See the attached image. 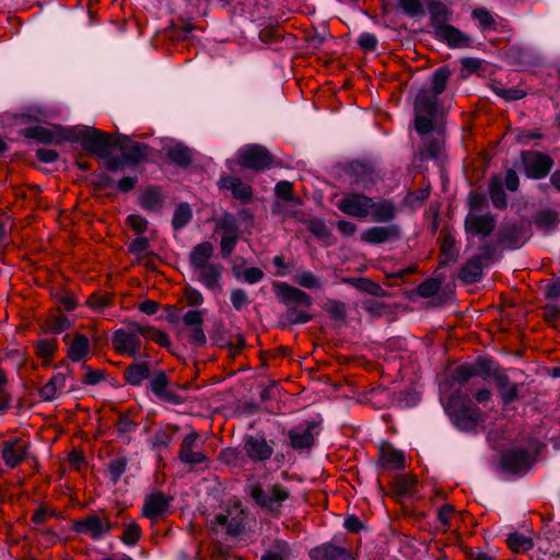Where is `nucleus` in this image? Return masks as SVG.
<instances>
[{
  "label": "nucleus",
  "instance_id": "nucleus-3",
  "mask_svg": "<svg viewBox=\"0 0 560 560\" xmlns=\"http://www.w3.org/2000/svg\"><path fill=\"white\" fill-rule=\"evenodd\" d=\"M74 140L88 153L100 159L108 158L116 148L117 136L100 131L93 127H83L73 131Z\"/></svg>",
  "mask_w": 560,
  "mask_h": 560
},
{
  "label": "nucleus",
  "instance_id": "nucleus-25",
  "mask_svg": "<svg viewBox=\"0 0 560 560\" xmlns=\"http://www.w3.org/2000/svg\"><path fill=\"white\" fill-rule=\"evenodd\" d=\"M317 422L308 423L305 430L294 428L289 431L290 444L295 450L311 448L314 444L312 431L317 427Z\"/></svg>",
  "mask_w": 560,
  "mask_h": 560
},
{
  "label": "nucleus",
  "instance_id": "nucleus-40",
  "mask_svg": "<svg viewBox=\"0 0 560 560\" xmlns=\"http://www.w3.org/2000/svg\"><path fill=\"white\" fill-rule=\"evenodd\" d=\"M22 135L30 139H36L43 143H51L56 140V133L42 126L24 128Z\"/></svg>",
  "mask_w": 560,
  "mask_h": 560
},
{
  "label": "nucleus",
  "instance_id": "nucleus-58",
  "mask_svg": "<svg viewBox=\"0 0 560 560\" xmlns=\"http://www.w3.org/2000/svg\"><path fill=\"white\" fill-rule=\"evenodd\" d=\"M275 192L278 197L291 201L293 200V184L288 180L279 182L275 187Z\"/></svg>",
  "mask_w": 560,
  "mask_h": 560
},
{
  "label": "nucleus",
  "instance_id": "nucleus-51",
  "mask_svg": "<svg viewBox=\"0 0 560 560\" xmlns=\"http://www.w3.org/2000/svg\"><path fill=\"white\" fill-rule=\"evenodd\" d=\"M70 327V320L66 316L49 318L45 323V329L52 334H60Z\"/></svg>",
  "mask_w": 560,
  "mask_h": 560
},
{
  "label": "nucleus",
  "instance_id": "nucleus-36",
  "mask_svg": "<svg viewBox=\"0 0 560 560\" xmlns=\"http://www.w3.org/2000/svg\"><path fill=\"white\" fill-rule=\"evenodd\" d=\"M90 350L89 339L81 334H77L68 349V358L74 362L81 361Z\"/></svg>",
  "mask_w": 560,
  "mask_h": 560
},
{
  "label": "nucleus",
  "instance_id": "nucleus-41",
  "mask_svg": "<svg viewBox=\"0 0 560 560\" xmlns=\"http://www.w3.org/2000/svg\"><path fill=\"white\" fill-rule=\"evenodd\" d=\"M167 156L179 166H188L191 163V150L180 143L172 147L167 151Z\"/></svg>",
  "mask_w": 560,
  "mask_h": 560
},
{
  "label": "nucleus",
  "instance_id": "nucleus-15",
  "mask_svg": "<svg viewBox=\"0 0 560 560\" xmlns=\"http://www.w3.org/2000/svg\"><path fill=\"white\" fill-rule=\"evenodd\" d=\"M245 454L253 462H264L271 457L273 448L264 438L246 436L244 442Z\"/></svg>",
  "mask_w": 560,
  "mask_h": 560
},
{
  "label": "nucleus",
  "instance_id": "nucleus-10",
  "mask_svg": "<svg viewBox=\"0 0 560 560\" xmlns=\"http://www.w3.org/2000/svg\"><path fill=\"white\" fill-rule=\"evenodd\" d=\"M373 206L374 201L372 198L361 194H350L340 200L338 208L348 215L363 219L368 217Z\"/></svg>",
  "mask_w": 560,
  "mask_h": 560
},
{
  "label": "nucleus",
  "instance_id": "nucleus-38",
  "mask_svg": "<svg viewBox=\"0 0 560 560\" xmlns=\"http://www.w3.org/2000/svg\"><path fill=\"white\" fill-rule=\"evenodd\" d=\"M418 482V479L415 475H401L394 479L393 494L397 499H400L404 495L412 494V487Z\"/></svg>",
  "mask_w": 560,
  "mask_h": 560
},
{
  "label": "nucleus",
  "instance_id": "nucleus-7",
  "mask_svg": "<svg viewBox=\"0 0 560 560\" xmlns=\"http://www.w3.org/2000/svg\"><path fill=\"white\" fill-rule=\"evenodd\" d=\"M521 158L525 173L530 178L545 177L553 166V160L538 151H523Z\"/></svg>",
  "mask_w": 560,
  "mask_h": 560
},
{
  "label": "nucleus",
  "instance_id": "nucleus-57",
  "mask_svg": "<svg viewBox=\"0 0 560 560\" xmlns=\"http://www.w3.org/2000/svg\"><path fill=\"white\" fill-rule=\"evenodd\" d=\"M544 319L555 328L560 326V307L557 305H546Z\"/></svg>",
  "mask_w": 560,
  "mask_h": 560
},
{
  "label": "nucleus",
  "instance_id": "nucleus-21",
  "mask_svg": "<svg viewBox=\"0 0 560 560\" xmlns=\"http://www.w3.org/2000/svg\"><path fill=\"white\" fill-rule=\"evenodd\" d=\"M434 36L452 48H467L471 45V38L451 24L435 33Z\"/></svg>",
  "mask_w": 560,
  "mask_h": 560
},
{
  "label": "nucleus",
  "instance_id": "nucleus-34",
  "mask_svg": "<svg viewBox=\"0 0 560 560\" xmlns=\"http://www.w3.org/2000/svg\"><path fill=\"white\" fill-rule=\"evenodd\" d=\"M497 236L500 243L513 246L520 241L521 230L514 222L504 221L500 225Z\"/></svg>",
  "mask_w": 560,
  "mask_h": 560
},
{
  "label": "nucleus",
  "instance_id": "nucleus-55",
  "mask_svg": "<svg viewBox=\"0 0 560 560\" xmlns=\"http://www.w3.org/2000/svg\"><path fill=\"white\" fill-rule=\"evenodd\" d=\"M127 467V459L121 457L114 459L109 463L108 469L110 474V478L114 482L120 478V476L125 472Z\"/></svg>",
  "mask_w": 560,
  "mask_h": 560
},
{
  "label": "nucleus",
  "instance_id": "nucleus-20",
  "mask_svg": "<svg viewBox=\"0 0 560 560\" xmlns=\"http://www.w3.org/2000/svg\"><path fill=\"white\" fill-rule=\"evenodd\" d=\"M378 465L385 469L400 470L405 466V456L389 443H383L380 447Z\"/></svg>",
  "mask_w": 560,
  "mask_h": 560
},
{
  "label": "nucleus",
  "instance_id": "nucleus-43",
  "mask_svg": "<svg viewBox=\"0 0 560 560\" xmlns=\"http://www.w3.org/2000/svg\"><path fill=\"white\" fill-rule=\"evenodd\" d=\"M534 223L540 230L548 231L559 223V217L553 210H544L536 214Z\"/></svg>",
  "mask_w": 560,
  "mask_h": 560
},
{
  "label": "nucleus",
  "instance_id": "nucleus-12",
  "mask_svg": "<svg viewBox=\"0 0 560 560\" xmlns=\"http://www.w3.org/2000/svg\"><path fill=\"white\" fill-rule=\"evenodd\" d=\"M539 538V534L534 530L526 533L514 530L506 535L505 544L512 553L525 555L535 547V540Z\"/></svg>",
  "mask_w": 560,
  "mask_h": 560
},
{
  "label": "nucleus",
  "instance_id": "nucleus-18",
  "mask_svg": "<svg viewBox=\"0 0 560 560\" xmlns=\"http://www.w3.org/2000/svg\"><path fill=\"white\" fill-rule=\"evenodd\" d=\"M347 173L352 183L362 189H366L375 183L376 175L374 170L361 162H351L347 167Z\"/></svg>",
  "mask_w": 560,
  "mask_h": 560
},
{
  "label": "nucleus",
  "instance_id": "nucleus-13",
  "mask_svg": "<svg viewBox=\"0 0 560 560\" xmlns=\"http://www.w3.org/2000/svg\"><path fill=\"white\" fill-rule=\"evenodd\" d=\"M495 229V218L491 213L472 214L469 213L465 219V230L472 235H482L487 237Z\"/></svg>",
  "mask_w": 560,
  "mask_h": 560
},
{
  "label": "nucleus",
  "instance_id": "nucleus-42",
  "mask_svg": "<svg viewBox=\"0 0 560 560\" xmlns=\"http://www.w3.org/2000/svg\"><path fill=\"white\" fill-rule=\"evenodd\" d=\"M455 238L451 234H445L441 244V260L440 265L444 266L450 261H455L458 258V253L454 248Z\"/></svg>",
  "mask_w": 560,
  "mask_h": 560
},
{
  "label": "nucleus",
  "instance_id": "nucleus-62",
  "mask_svg": "<svg viewBox=\"0 0 560 560\" xmlns=\"http://www.w3.org/2000/svg\"><path fill=\"white\" fill-rule=\"evenodd\" d=\"M140 537H141L140 527H126V529L121 536V540L128 546H133L137 544V541L140 539Z\"/></svg>",
  "mask_w": 560,
  "mask_h": 560
},
{
  "label": "nucleus",
  "instance_id": "nucleus-29",
  "mask_svg": "<svg viewBox=\"0 0 560 560\" xmlns=\"http://www.w3.org/2000/svg\"><path fill=\"white\" fill-rule=\"evenodd\" d=\"M482 275V262L480 257H471L465 262L458 272V278L465 283L477 282Z\"/></svg>",
  "mask_w": 560,
  "mask_h": 560
},
{
  "label": "nucleus",
  "instance_id": "nucleus-6",
  "mask_svg": "<svg viewBox=\"0 0 560 560\" xmlns=\"http://www.w3.org/2000/svg\"><path fill=\"white\" fill-rule=\"evenodd\" d=\"M275 162L272 154L261 145H249L238 155V164L244 168L261 172Z\"/></svg>",
  "mask_w": 560,
  "mask_h": 560
},
{
  "label": "nucleus",
  "instance_id": "nucleus-28",
  "mask_svg": "<svg viewBox=\"0 0 560 560\" xmlns=\"http://www.w3.org/2000/svg\"><path fill=\"white\" fill-rule=\"evenodd\" d=\"M139 202L149 211H160L164 203L161 189L156 186L148 187L139 197Z\"/></svg>",
  "mask_w": 560,
  "mask_h": 560
},
{
  "label": "nucleus",
  "instance_id": "nucleus-5",
  "mask_svg": "<svg viewBox=\"0 0 560 560\" xmlns=\"http://www.w3.org/2000/svg\"><path fill=\"white\" fill-rule=\"evenodd\" d=\"M250 497L257 505L270 513H277L284 500L289 498L288 491L280 485L264 490L260 485L250 488Z\"/></svg>",
  "mask_w": 560,
  "mask_h": 560
},
{
  "label": "nucleus",
  "instance_id": "nucleus-44",
  "mask_svg": "<svg viewBox=\"0 0 560 560\" xmlns=\"http://www.w3.org/2000/svg\"><path fill=\"white\" fill-rule=\"evenodd\" d=\"M492 91L505 101H517L526 96V92L516 88H504L501 83L495 82L491 85Z\"/></svg>",
  "mask_w": 560,
  "mask_h": 560
},
{
  "label": "nucleus",
  "instance_id": "nucleus-49",
  "mask_svg": "<svg viewBox=\"0 0 560 560\" xmlns=\"http://www.w3.org/2000/svg\"><path fill=\"white\" fill-rule=\"evenodd\" d=\"M442 281L438 278H429L419 284L417 291L422 298L433 296L441 288Z\"/></svg>",
  "mask_w": 560,
  "mask_h": 560
},
{
  "label": "nucleus",
  "instance_id": "nucleus-14",
  "mask_svg": "<svg viewBox=\"0 0 560 560\" xmlns=\"http://www.w3.org/2000/svg\"><path fill=\"white\" fill-rule=\"evenodd\" d=\"M171 499L162 492H154L145 498L142 514L151 522H159L167 512Z\"/></svg>",
  "mask_w": 560,
  "mask_h": 560
},
{
  "label": "nucleus",
  "instance_id": "nucleus-33",
  "mask_svg": "<svg viewBox=\"0 0 560 560\" xmlns=\"http://www.w3.org/2000/svg\"><path fill=\"white\" fill-rule=\"evenodd\" d=\"M343 282L351 284L362 292H366L373 296H385L386 291L376 282L369 278H346Z\"/></svg>",
  "mask_w": 560,
  "mask_h": 560
},
{
  "label": "nucleus",
  "instance_id": "nucleus-64",
  "mask_svg": "<svg viewBox=\"0 0 560 560\" xmlns=\"http://www.w3.org/2000/svg\"><path fill=\"white\" fill-rule=\"evenodd\" d=\"M468 203L471 210L481 211L488 206V201L483 195L480 194H470L468 198Z\"/></svg>",
  "mask_w": 560,
  "mask_h": 560
},
{
  "label": "nucleus",
  "instance_id": "nucleus-54",
  "mask_svg": "<svg viewBox=\"0 0 560 560\" xmlns=\"http://www.w3.org/2000/svg\"><path fill=\"white\" fill-rule=\"evenodd\" d=\"M472 16L479 21L480 25L483 28H493L495 26V21L493 16L483 8H477L472 11Z\"/></svg>",
  "mask_w": 560,
  "mask_h": 560
},
{
  "label": "nucleus",
  "instance_id": "nucleus-35",
  "mask_svg": "<svg viewBox=\"0 0 560 560\" xmlns=\"http://www.w3.org/2000/svg\"><path fill=\"white\" fill-rule=\"evenodd\" d=\"M200 271L199 280L208 288L215 289L220 288V277L222 272V266L210 264L198 269Z\"/></svg>",
  "mask_w": 560,
  "mask_h": 560
},
{
  "label": "nucleus",
  "instance_id": "nucleus-30",
  "mask_svg": "<svg viewBox=\"0 0 560 560\" xmlns=\"http://www.w3.org/2000/svg\"><path fill=\"white\" fill-rule=\"evenodd\" d=\"M502 186L503 182L500 176H491L489 179V196L492 205L498 209H504L508 206L506 194Z\"/></svg>",
  "mask_w": 560,
  "mask_h": 560
},
{
  "label": "nucleus",
  "instance_id": "nucleus-4",
  "mask_svg": "<svg viewBox=\"0 0 560 560\" xmlns=\"http://www.w3.org/2000/svg\"><path fill=\"white\" fill-rule=\"evenodd\" d=\"M445 410L453 419L456 427L462 430H471L481 418L480 409L469 405L468 396L456 390L450 397Z\"/></svg>",
  "mask_w": 560,
  "mask_h": 560
},
{
  "label": "nucleus",
  "instance_id": "nucleus-45",
  "mask_svg": "<svg viewBox=\"0 0 560 560\" xmlns=\"http://www.w3.org/2000/svg\"><path fill=\"white\" fill-rule=\"evenodd\" d=\"M192 218L190 206L187 202H182L175 210L172 225L175 230L185 226Z\"/></svg>",
  "mask_w": 560,
  "mask_h": 560
},
{
  "label": "nucleus",
  "instance_id": "nucleus-8",
  "mask_svg": "<svg viewBox=\"0 0 560 560\" xmlns=\"http://www.w3.org/2000/svg\"><path fill=\"white\" fill-rule=\"evenodd\" d=\"M139 336L140 334L135 329V327H129L128 330H116L112 340L115 351L118 353H127L131 357H137L141 348Z\"/></svg>",
  "mask_w": 560,
  "mask_h": 560
},
{
  "label": "nucleus",
  "instance_id": "nucleus-48",
  "mask_svg": "<svg viewBox=\"0 0 560 560\" xmlns=\"http://www.w3.org/2000/svg\"><path fill=\"white\" fill-rule=\"evenodd\" d=\"M217 228L223 232V235H237L238 233L236 220L231 213H224L218 220Z\"/></svg>",
  "mask_w": 560,
  "mask_h": 560
},
{
  "label": "nucleus",
  "instance_id": "nucleus-1",
  "mask_svg": "<svg viewBox=\"0 0 560 560\" xmlns=\"http://www.w3.org/2000/svg\"><path fill=\"white\" fill-rule=\"evenodd\" d=\"M451 70L441 67L434 71L430 89L423 88L418 91L413 101L415 129L419 135L432 132L440 120L444 117L445 109L439 95L446 89Z\"/></svg>",
  "mask_w": 560,
  "mask_h": 560
},
{
  "label": "nucleus",
  "instance_id": "nucleus-39",
  "mask_svg": "<svg viewBox=\"0 0 560 560\" xmlns=\"http://www.w3.org/2000/svg\"><path fill=\"white\" fill-rule=\"evenodd\" d=\"M444 142L440 138H430L423 141L422 148L418 152V156L421 161H425L429 159H438Z\"/></svg>",
  "mask_w": 560,
  "mask_h": 560
},
{
  "label": "nucleus",
  "instance_id": "nucleus-61",
  "mask_svg": "<svg viewBox=\"0 0 560 560\" xmlns=\"http://www.w3.org/2000/svg\"><path fill=\"white\" fill-rule=\"evenodd\" d=\"M237 242V235H223L221 238V253L223 257H229Z\"/></svg>",
  "mask_w": 560,
  "mask_h": 560
},
{
  "label": "nucleus",
  "instance_id": "nucleus-52",
  "mask_svg": "<svg viewBox=\"0 0 560 560\" xmlns=\"http://www.w3.org/2000/svg\"><path fill=\"white\" fill-rule=\"evenodd\" d=\"M364 308L373 318H378L384 315L392 314L389 307L386 304L374 300L365 302Z\"/></svg>",
  "mask_w": 560,
  "mask_h": 560
},
{
  "label": "nucleus",
  "instance_id": "nucleus-16",
  "mask_svg": "<svg viewBox=\"0 0 560 560\" xmlns=\"http://www.w3.org/2000/svg\"><path fill=\"white\" fill-rule=\"evenodd\" d=\"M26 444L21 439L3 442L1 455L5 465L10 468L20 465L26 457Z\"/></svg>",
  "mask_w": 560,
  "mask_h": 560
},
{
  "label": "nucleus",
  "instance_id": "nucleus-27",
  "mask_svg": "<svg viewBox=\"0 0 560 560\" xmlns=\"http://www.w3.org/2000/svg\"><path fill=\"white\" fill-rule=\"evenodd\" d=\"M213 245L210 242H202L196 245L189 254V261L197 270L201 267L210 265L209 260L213 256Z\"/></svg>",
  "mask_w": 560,
  "mask_h": 560
},
{
  "label": "nucleus",
  "instance_id": "nucleus-9",
  "mask_svg": "<svg viewBox=\"0 0 560 560\" xmlns=\"http://www.w3.org/2000/svg\"><path fill=\"white\" fill-rule=\"evenodd\" d=\"M532 463L529 452L523 447L509 450L501 456V467L511 474L528 470Z\"/></svg>",
  "mask_w": 560,
  "mask_h": 560
},
{
  "label": "nucleus",
  "instance_id": "nucleus-47",
  "mask_svg": "<svg viewBox=\"0 0 560 560\" xmlns=\"http://www.w3.org/2000/svg\"><path fill=\"white\" fill-rule=\"evenodd\" d=\"M63 517L60 513H56L55 510L48 509L46 506H40L37 509L32 516V521L34 523H46L51 521H62Z\"/></svg>",
  "mask_w": 560,
  "mask_h": 560
},
{
  "label": "nucleus",
  "instance_id": "nucleus-24",
  "mask_svg": "<svg viewBox=\"0 0 560 560\" xmlns=\"http://www.w3.org/2000/svg\"><path fill=\"white\" fill-rule=\"evenodd\" d=\"M198 436L199 434L197 432H191L183 440L178 454V457L183 463L196 465L207 459L202 453L192 451Z\"/></svg>",
  "mask_w": 560,
  "mask_h": 560
},
{
  "label": "nucleus",
  "instance_id": "nucleus-17",
  "mask_svg": "<svg viewBox=\"0 0 560 560\" xmlns=\"http://www.w3.org/2000/svg\"><path fill=\"white\" fill-rule=\"evenodd\" d=\"M493 381L499 390L503 405H510L518 400V385L511 383L508 375L500 369L492 373Z\"/></svg>",
  "mask_w": 560,
  "mask_h": 560
},
{
  "label": "nucleus",
  "instance_id": "nucleus-59",
  "mask_svg": "<svg viewBox=\"0 0 560 560\" xmlns=\"http://www.w3.org/2000/svg\"><path fill=\"white\" fill-rule=\"evenodd\" d=\"M79 534L89 535L92 539H100L109 533L112 527H72Z\"/></svg>",
  "mask_w": 560,
  "mask_h": 560
},
{
  "label": "nucleus",
  "instance_id": "nucleus-53",
  "mask_svg": "<svg viewBox=\"0 0 560 560\" xmlns=\"http://www.w3.org/2000/svg\"><path fill=\"white\" fill-rule=\"evenodd\" d=\"M294 282L307 289H319V280L310 271H303L294 277Z\"/></svg>",
  "mask_w": 560,
  "mask_h": 560
},
{
  "label": "nucleus",
  "instance_id": "nucleus-46",
  "mask_svg": "<svg viewBox=\"0 0 560 560\" xmlns=\"http://www.w3.org/2000/svg\"><path fill=\"white\" fill-rule=\"evenodd\" d=\"M325 311L335 320L346 322L347 319V306L343 302L329 300L325 306Z\"/></svg>",
  "mask_w": 560,
  "mask_h": 560
},
{
  "label": "nucleus",
  "instance_id": "nucleus-2",
  "mask_svg": "<svg viewBox=\"0 0 560 560\" xmlns=\"http://www.w3.org/2000/svg\"><path fill=\"white\" fill-rule=\"evenodd\" d=\"M275 292L280 302L287 307L284 314L285 325L304 324L310 322L313 316L303 312L302 308H310L313 304L312 298L301 289L281 282L273 285Z\"/></svg>",
  "mask_w": 560,
  "mask_h": 560
},
{
  "label": "nucleus",
  "instance_id": "nucleus-63",
  "mask_svg": "<svg viewBox=\"0 0 560 560\" xmlns=\"http://www.w3.org/2000/svg\"><path fill=\"white\" fill-rule=\"evenodd\" d=\"M55 342L52 340H39L36 345L37 354L48 359L55 351Z\"/></svg>",
  "mask_w": 560,
  "mask_h": 560
},
{
  "label": "nucleus",
  "instance_id": "nucleus-60",
  "mask_svg": "<svg viewBox=\"0 0 560 560\" xmlns=\"http://www.w3.org/2000/svg\"><path fill=\"white\" fill-rule=\"evenodd\" d=\"M267 551L279 555L283 559L291 553L289 544L282 539H276Z\"/></svg>",
  "mask_w": 560,
  "mask_h": 560
},
{
  "label": "nucleus",
  "instance_id": "nucleus-56",
  "mask_svg": "<svg viewBox=\"0 0 560 560\" xmlns=\"http://www.w3.org/2000/svg\"><path fill=\"white\" fill-rule=\"evenodd\" d=\"M168 384L167 376L164 372L160 371L155 374V376L152 378L150 386L151 390L156 395L160 396L165 389Z\"/></svg>",
  "mask_w": 560,
  "mask_h": 560
},
{
  "label": "nucleus",
  "instance_id": "nucleus-23",
  "mask_svg": "<svg viewBox=\"0 0 560 560\" xmlns=\"http://www.w3.org/2000/svg\"><path fill=\"white\" fill-rule=\"evenodd\" d=\"M399 235H400V231L397 225L374 226V228L368 229L361 235V240L366 243L378 244V243H384L388 240L398 238Z\"/></svg>",
  "mask_w": 560,
  "mask_h": 560
},
{
  "label": "nucleus",
  "instance_id": "nucleus-32",
  "mask_svg": "<svg viewBox=\"0 0 560 560\" xmlns=\"http://www.w3.org/2000/svg\"><path fill=\"white\" fill-rule=\"evenodd\" d=\"M150 377V368L147 362L130 364L125 370V380L132 386H138L143 380Z\"/></svg>",
  "mask_w": 560,
  "mask_h": 560
},
{
  "label": "nucleus",
  "instance_id": "nucleus-26",
  "mask_svg": "<svg viewBox=\"0 0 560 560\" xmlns=\"http://www.w3.org/2000/svg\"><path fill=\"white\" fill-rule=\"evenodd\" d=\"M221 186L230 189L234 198L241 200L243 203H247L253 198L252 187L244 184L240 178L226 176L221 178Z\"/></svg>",
  "mask_w": 560,
  "mask_h": 560
},
{
  "label": "nucleus",
  "instance_id": "nucleus-19",
  "mask_svg": "<svg viewBox=\"0 0 560 560\" xmlns=\"http://www.w3.org/2000/svg\"><path fill=\"white\" fill-rule=\"evenodd\" d=\"M312 560H353L349 550L332 544H324L310 550Z\"/></svg>",
  "mask_w": 560,
  "mask_h": 560
},
{
  "label": "nucleus",
  "instance_id": "nucleus-11",
  "mask_svg": "<svg viewBox=\"0 0 560 560\" xmlns=\"http://www.w3.org/2000/svg\"><path fill=\"white\" fill-rule=\"evenodd\" d=\"M125 160L132 164H138L147 159L151 149L148 144L133 141L127 136L117 135V143Z\"/></svg>",
  "mask_w": 560,
  "mask_h": 560
},
{
  "label": "nucleus",
  "instance_id": "nucleus-50",
  "mask_svg": "<svg viewBox=\"0 0 560 560\" xmlns=\"http://www.w3.org/2000/svg\"><path fill=\"white\" fill-rule=\"evenodd\" d=\"M398 4L408 16L415 18L424 13L421 0H398Z\"/></svg>",
  "mask_w": 560,
  "mask_h": 560
},
{
  "label": "nucleus",
  "instance_id": "nucleus-37",
  "mask_svg": "<svg viewBox=\"0 0 560 560\" xmlns=\"http://www.w3.org/2000/svg\"><path fill=\"white\" fill-rule=\"evenodd\" d=\"M371 210L372 219L375 222H389L394 219L396 213V207L389 200H381L380 202H374V206L371 207Z\"/></svg>",
  "mask_w": 560,
  "mask_h": 560
},
{
  "label": "nucleus",
  "instance_id": "nucleus-22",
  "mask_svg": "<svg viewBox=\"0 0 560 560\" xmlns=\"http://www.w3.org/2000/svg\"><path fill=\"white\" fill-rule=\"evenodd\" d=\"M428 10L430 13V25L433 28V34L448 25L447 22L451 19L452 11L448 10L444 3L438 0H432L428 3Z\"/></svg>",
  "mask_w": 560,
  "mask_h": 560
},
{
  "label": "nucleus",
  "instance_id": "nucleus-31",
  "mask_svg": "<svg viewBox=\"0 0 560 560\" xmlns=\"http://www.w3.org/2000/svg\"><path fill=\"white\" fill-rule=\"evenodd\" d=\"M128 326L135 327V329L140 334V336L154 340L161 347L168 348L171 345L167 335L162 330L155 329L154 327L151 326H142L136 322H128Z\"/></svg>",
  "mask_w": 560,
  "mask_h": 560
}]
</instances>
